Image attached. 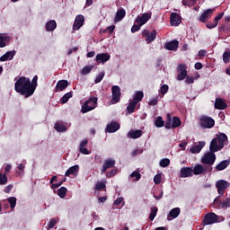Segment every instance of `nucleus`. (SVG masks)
I'll list each match as a JSON object with an SVG mask.
<instances>
[{
    "mask_svg": "<svg viewBox=\"0 0 230 230\" xmlns=\"http://www.w3.org/2000/svg\"><path fill=\"white\" fill-rule=\"evenodd\" d=\"M112 93V100L111 103H119L120 96H121V89L118 85H114L111 87Z\"/></svg>",
    "mask_w": 230,
    "mask_h": 230,
    "instance_id": "nucleus-8",
    "label": "nucleus"
},
{
    "mask_svg": "<svg viewBox=\"0 0 230 230\" xmlns=\"http://www.w3.org/2000/svg\"><path fill=\"white\" fill-rule=\"evenodd\" d=\"M157 103H159V100L157 99V97L152 98L148 102V105H150L151 107L157 105Z\"/></svg>",
    "mask_w": 230,
    "mask_h": 230,
    "instance_id": "nucleus-56",
    "label": "nucleus"
},
{
    "mask_svg": "<svg viewBox=\"0 0 230 230\" xmlns=\"http://www.w3.org/2000/svg\"><path fill=\"white\" fill-rule=\"evenodd\" d=\"M177 71L179 73L177 75V80L182 81L186 78V76H188V70H186V65H178Z\"/></svg>",
    "mask_w": 230,
    "mask_h": 230,
    "instance_id": "nucleus-11",
    "label": "nucleus"
},
{
    "mask_svg": "<svg viewBox=\"0 0 230 230\" xmlns=\"http://www.w3.org/2000/svg\"><path fill=\"white\" fill-rule=\"evenodd\" d=\"M160 166L162 168H166L168 166H170V159L168 158H163L161 161H160Z\"/></svg>",
    "mask_w": 230,
    "mask_h": 230,
    "instance_id": "nucleus-49",
    "label": "nucleus"
},
{
    "mask_svg": "<svg viewBox=\"0 0 230 230\" xmlns=\"http://www.w3.org/2000/svg\"><path fill=\"white\" fill-rule=\"evenodd\" d=\"M143 37L146 38V42L150 44V42H154L157 37V31L153 30L151 32L148 30H144L142 31Z\"/></svg>",
    "mask_w": 230,
    "mask_h": 230,
    "instance_id": "nucleus-10",
    "label": "nucleus"
},
{
    "mask_svg": "<svg viewBox=\"0 0 230 230\" xmlns=\"http://www.w3.org/2000/svg\"><path fill=\"white\" fill-rule=\"evenodd\" d=\"M200 125L202 128H213L215 127V119L211 117L203 116L200 118Z\"/></svg>",
    "mask_w": 230,
    "mask_h": 230,
    "instance_id": "nucleus-7",
    "label": "nucleus"
},
{
    "mask_svg": "<svg viewBox=\"0 0 230 230\" xmlns=\"http://www.w3.org/2000/svg\"><path fill=\"white\" fill-rule=\"evenodd\" d=\"M157 211H158L157 207H151V212L149 214V220L154 221V218H155V217H157Z\"/></svg>",
    "mask_w": 230,
    "mask_h": 230,
    "instance_id": "nucleus-38",
    "label": "nucleus"
},
{
    "mask_svg": "<svg viewBox=\"0 0 230 230\" xmlns=\"http://www.w3.org/2000/svg\"><path fill=\"white\" fill-rule=\"evenodd\" d=\"M87 143H89V141L87 139H84L80 142L79 145V152L81 154H84V155H89V154H91V152H89L85 146H87Z\"/></svg>",
    "mask_w": 230,
    "mask_h": 230,
    "instance_id": "nucleus-28",
    "label": "nucleus"
},
{
    "mask_svg": "<svg viewBox=\"0 0 230 230\" xmlns=\"http://www.w3.org/2000/svg\"><path fill=\"white\" fill-rule=\"evenodd\" d=\"M168 85L167 84H163L161 87H160V90H159V93L163 94V96H164V94H166V93H168Z\"/></svg>",
    "mask_w": 230,
    "mask_h": 230,
    "instance_id": "nucleus-54",
    "label": "nucleus"
},
{
    "mask_svg": "<svg viewBox=\"0 0 230 230\" xmlns=\"http://www.w3.org/2000/svg\"><path fill=\"white\" fill-rule=\"evenodd\" d=\"M226 218L222 216H218L214 212H210L205 215L202 225L203 226H211L213 224H218L224 222Z\"/></svg>",
    "mask_w": 230,
    "mask_h": 230,
    "instance_id": "nucleus-2",
    "label": "nucleus"
},
{
    "mask_svg": "<svg viewBox=\"0 0 230 230\" xmlns=\"http://www.w3.org/2000/svg\"><path fill=\"white\" fill-rule=\"evenodd\" d=\"M98 105V97H92L82 105L81 112L85 114L86 112H91V111H94V108Z\"/></svg>",
    "mask_w": 230,
    "mask_h": 230,
    "instance_id": "nucleus-3",
    "label": "nucleus"
},
{
    "mask_svg": "<svg viewBox=\"0 0 230 230\" xmlns=\"http://www.w3.org/2000/svg\"><path fill=\"white\" fill-rule=\"evenodd\" d=\"M141 30V26L138 25H133L131 28V33H136V31H139Z\"/></svg>",
    "mask_w": 230,
    "mask_h": 230,
    "instance_id": "nucleus-62",
    "label": "nucleus"
},
{
    "mask_svg": "<svg viewBox=\"0 0 230 230\" xmlns=\"http://www.w3.org/2000/svg\"><path fill=\"white\" fill-rule=\"evenodd\" d=\"M207 28L208 29V30H213V28H217V26H218V24L217 23V22H208V23H207Z\"/></svg>",
    "mask_w": 230,
    "mask_h": 230,
    "instance_id": "nucleus-61",
    "label": "nucleus"
},
{
    "mask_svg": "<svg viewBox=\"0 0 230 230\" xmlns=\"http://www.w3.org/2000/svg\"><path fill=\"white\" fill-rule=\"evenodd\" d=\"M14 91L24 96L30 98L33 94V89L31 88V81L28 77L21 76L16 80L14 84Z\"/></svg>",
    "mask_w": 230,
    "mask_h": 230,
    "instance_id": "nucleus-1",
    "label": "nucleus"
},
{
    "mask_svg": "<svg viewBox=\"0 0 230 230\" xmlns=\"http://www.w3.org/2000/svg\"><path fill=\"white\" fill-rule=\"evenodd\" d=\"M155 125L157 128H162V127H164V120H163V117L158 116L155 120Z\"/></svg>",
    "mask_w": 230,
    "mask_h": 230,
    "instance_id": "nucleus-37",
    "label": "nucleus"
},
{
    "mask_svg": "<svg viewBox=\"0 0 230 230\" xmlns=\"http://www.w3.org/2000/svg\"><path fill=\"white\" fill-rule=\"evenodd\" d=\"M229 61H230V52L226 51L223 54V62H225V64H229Z\"/></svg>",
    "mask_w": 230,
    "mask_h": 230,
    "instance_id": "nucleus-52",
    "label": "nucleus"
},
{
    "mask_svg": "<svg viewBox=\"0 0 230 230\" xmlns=\"http://www.w3.org/2000/svg\"><path fill=\"white\" fill-rule=\"evenodd\" d=\"M105 76V72H102L99 74L94 80V84H100L103 80V77Z\"/></svg>",
    "mask_w": 230,
    "mask_h": 230,
    "instance_id": "nucleus-53",
    "label": "nucleus"
},
{
    "mask_svg": "<svg viewBox=\"0 0 230 230\" xmlns=\"http://www.w3.org/2000/svg\"><path fill=\"white\" fill-rule=\"evenodd\" d=\"M165 49H168V51H175L179 48V40H172L165 44L164 46Z\"/></svg>",
    "mask_w": 230,
    "mask_h": 230,
    "instance_id": "nucleus-24",
    "label": "nucleus"
},
{
    "mask_svg": "<svg viewBox=\"0 0 230 230\" xmlns=\"http://www.w3.org/2000/svg\"><path fill=\"white\" fill-rule=\"evenodd\" d=\"M10 40H12V38L8 34L0 33V48H5Z\"/></svg>",
    "mask_w": 230,
    "mask_h": 230,
    "instance_id": "nucleus-25",
    "label": "nucleus"
},
{
    "mask_svg": "<svg viewBox=\"0 0 230 230\" xmlns=\"http://www.w3.org/2000/svg\"><path fill=\"white\" fill-rule=\"evenodd\" d=\"M154 182L155 184H161V173H158L154 177Z\"/></svg>",
    "mask_w": 230,
    "mask_h": 230,
    "instance_id": "nucleus-59",
    "label": "nucleus"
},
{
    "mask_svg": "<svg viewBox=\"0 0 230 230\" xmlns=\"http://www.w3.org/2000/svg\"><path fill=\"white\" fill-rule=\"evenodd\" d=\"M170 22H171V26H179V24L182 22V19L181 18V15H179V13H171V16H170Z\"/></svg>",
    "mask_w": 230,
    "mask_h": 230,
    "instance_id": "nucleus-13",
    "label": "nucleus"
},
{
    "mask_svg": "<svg viewBox=\"0 0 230 230\" xmlns=\"http://www.w3.org/2000/svg\"><path fill=\"white\" fill-rule=\"evenodd\" d=\"M181 119H179V117H173L172 118V128H177L179 127H181Z\"/></svg>",
    "mask_w": 230,
    "mask_h": 230,
    "instance_id": "nucleus-45",
    "label": "nucleus"
},
{
    "mask_svg": "<svg viewBox=\"0 0 230 230\" xmlns=\"http://www.w3.org/2000/svg\"><path fill=\"white\" fill-rule=\"evenodd\" d=\"M54 128L57 130V132H66L67 130V127L60 122H57Z\"/></svg>",
    "mask_w": 230,
    "mask_h": 230,
    "instance_id": "nucleus-35",
    "label": "nucleus"
},
{
    "mask_svg": "<svg viewBox=\"0 0 230 230\" xmlns=\"http://www.w3.org/2000/svg\"><path fill=\"white\" fill-rule=\"evenodd\" d=\"M7 202L10 204V208L13 209L15 206H17V198L16 197H10L7 199Z\"/></svg>",
    "mask_w": 230,
    "mask_h": 230,
    "instance_id": "nucleus-40",
    "label": "nucleus"
},
{
    "mask_svg": "<svg viewBox=\"0 0 230 230\" xmlns=\"http://www.w3.org/2000/svg\"><path fill=\"white\" fill-rule=\"evenodd\" d=\"M137 102L130 101L129 104L127 107L128 114H132L136 111Z\"/></svg>",
    "mask_w": 230,
    "mask_h": 230,
    "instance_id": "nucleus-36",
    "label": "nucleus"
},
{
    "mask_svg": "<svg viewBox=\"0 0 230 230\" xmlns=\"http://www.w3.org/2000/svg\"><path fill=\"white\" fill-rule=\"evenodd\" d=\"M143 98H145V93H143V91H137L133 94L132 102H134L135 103H139V102H141Z\"/></svg>",
    "mask_w": 230,
    "mask_h": 230,
    "instance_id": "nucleus-33",
    "label": "nucleus"
},
{
    "mask_svg": "<svg viewBox=\"0 0 230 230\" xmlns=\"http://www.w3.org/2000/svg\"><path fill=\"white\" fill-rule=\"evenodd\" d=\"M68 85H69V82H67V80H59L57 83L56 91L58 92L65 91V89H67Z\"/></svg>",
    "mask_w": 230,
    "mask_h": 230,
    "instance_id": "nucleus-27",
    "label": "nucleus"
},
{
    "mask_svg": "<svg viewBox=\"0 0 230 230\" xmlns=\"http://www.w3.org/2000/svg\"><path fill=\"white\" fill-rule=\"evenodd\" d=\"M213 172V167L211 165H203L200 164H196L192 169V173L194 175H206Z\"/></svg>",
    "mask_w": 230,
    "mask_h": 230,
    "instance_id": "nucleus-5",
    "label": "nucleus"
},
{
    "mask_svg": "<svg viewBox=\"0 0 230 230\" xmlns=\"http://www.w3.org/2000/svg\"><path fill=\"white\" fill-rule=\"evenodd\" d=\"M219 206L222 208V209H227V208H230V198L225 199Z\"/></svg>",
    "mask_w": 230,
    "mask_h": 230,
    "instance_id": "nucleus-43",
    "label": "nucleus"
},
{
    "mask_svg": "<svg viewBox=\"0 0 230 230\" xmlns=\"http://www.w3.org/2000/svg\"><path fill=\"white\" fill-rule=\"evenodd\" d=\"M71 98H73V92L66 93L61 98V102L62 103H67Z\"/></svg>",
    "mask_w": 230,
    "mask_h": 230,
    "instance_id": "nucleus-39",
    "label": "nucleus"
},
{
    "mask_svg": "<svg viewBox=\"0 0 230 230\" xmlns=\"http://www.w3.org/2000/svg\"><path fill=\"white\" fill-rule=\"evenodd\" d=\"M165 128H172V115L170 113H167V120L164 125Z\"/></svg>",
    "mask_w": 230,
    "mask_h": 230,
    "instance_id": "nucleus-44",
    "label": "nucleus"
},
{
    "mask_svg": "<svg viewBox=\"0 0 230 230\" xmlns=\"http://www.w3.org/2000/svg\"><path fill=\"white\" fill-rule=\"evenodd\" d=\"M118 130H119V123L112 121L107 125L106 132H109V134L118 132Z\"/></svg>",
    "mask_w": 230,
    "mask_h": 230,
    "instance_id": "nucleus-20",
    "label": "nucleus"
},
{
    "mask_svg": "<svg viewBox=\"0 0 230 230\" xmlns=\"http://www.w3.org/2000/svg\"><path fill=\"white\" fill-rule=\"evenodd\" d=\"M114 206H120V208H123L125 206V199L123 197H119L114 202Z\"/></svg>",
    "mask_w": 230,
    "mask_h": 230,
    "instance_id": "nucleus-46",
    "label": "nucleus"
},
{
    "mask_svg": "<svg viewBox=\"0 0 230 230\" xmlns=\"http://www.w3.org/2000/svg\"><path fill=\"white\" fill-rule=\"evenodd\" d=\"M84 21H85V17H84V15L82 14L77 15L73 24V30L75 31H77V30H80V28L84 26Z\"/></svg>",
    "mask_w": 230,
    "mask_h": 230,
    "instance_id": "nucleus-12",
    "label": "nucleus"
},
{
    "mask_svg": "<svg viewBox=\"0 0 230 230\" xmlns=\"http://www.w3.org/2000/svg\"><path fill=\"white\" fill-rule=\"evenodd\" d=\"M181 3L183 6H195L197 4L196 0H182Z\"/></svg>",
    "mask_w": 230,
    "mask_h": 230,
    "instance_id": "nucleus-48",
    "label": "nucleus"
},
{
    "mask_svg": "<svg viewBox=\"0 0 230 230\" xmlns=\"http://www.w3.org/2000/svg\"><path fill=\"white\" fill-rule=\"evenodd\" d=\"M94 68V66H86L84 67H83V69L81 70V75H89V73H91V71H93V69Z\"/></svg>",
    "mask_w": 230,
    "mask_h": 230,
    "instance_id": "nucleus-42",
    "label": "nucleus"
},
{
    "mask_svg": "<svg viewBox=\"0 0 230 230\" xmlns=\"http://www.w3.org/2000/svg\"><path fill=\"white\" fill-rule=\"evenodd\" d=\"M142 136H143V130H141V129H137V130L131 129L128 133V137L130 139H137V138L141 137Z\"/></svg>",
    "mask_w": 230,
    "mask_h": 230,
    "instance_id": "nucleus-26",
    "label": "nucleus"
},
{
    "mask_svg": "<svg viewBox=\"0 0 230 230\" xmlns=\"http://www.w3.org/2000/svg\"><path fill=\"white\" fill-rule=\"evenodd\" d=\"M58 197H60V199H64L66 195H67V188L61 187L60 189H58Z\"/></svg>",
    "mask_w": 230,
    "mask_h": 230,
    "instance_id": "nucleus-41",
    "label": "nucleus"
},
{
    "mask_svg": "<svg viewBox=\"0 0 230 230\" xmlns=\"http://www.w3.org/2000/svg\"><path fill=\"white\" fill-rule=\"evenodd\" d=\"M80 172V166L78 164L73 165L67 169L65 172L66 177H69V175H76Z\"/></svg>",
    "mask_w": 230,
    "mask_h": 230,
    "instance_id": "nucleus-30",
    "label": "nucleus"
},
{
    "mask_svg": "<svg viewBox=\"0 0 230 230\" xmlns=\"http://www.w3.org/2000/svg\"><path fill=\"white\" fill-rule=\"evenodd\" d=\"M58 221L57 220V218H51L49 222V229H53V227H55L56 224L58 223Z\"/></svg>",
    "mask_w": 230,
    "mask_h": 230,
    "instance_id": "nucleus-55",
    "label": "nucleus"
},
{
    "mask_svg": "<svg viewBox=\"0 0 230 230\" xmlns=\"http://www.w3.org/2000/svg\"><path fill=\"white\" fill-rule=\"evenodd\" d=\"M15 50L7 51L2 57H0V62H6V60H13V57H15Z\"/></svg>",
    "mask_w": 230,
    "mask_h": 230,
    "instance_id": "nucleus-29",
    "label": "nucleus"
},
{
    "mask_svg": "<svg viewBox=\"0 0 230 230\" xmlns=\"http://www.w3.org/2000/svg\"><path fill=\"white\" fill-rule=\"evenodd\" d=\"M131 179H133V181H139V179H141V173H139V172L137 171H134L131 174H130Z\"/></svg>",
    "mask_w": 230,
    "mask_h": 230,
    "instance_id": "nucleus-51",
    "label": "nucleus"
},
{
    "mask_svg": "<svg viewBox=\"0 0 230 230\" xmlns=\"http://www.w3.org/2000/svg\"><path fill=\"white\" fill-rule=\"evenodd\" d=\"M215 139H217V143L220 148H224V146H226V144L227 143V135L221 133L219 135H217V137Z\"/></svg>",
    "mask_w": 230,
    "mask_h": 230,
    "instance_id": "nucleus-22",
    "label": "nucleus"
},
{
    "mask_svg": "<svg viewBox=\"0 0 230 230\" xmlns=\"http://www.w3.org/2000/svg\"><path fill=\"white\" fill-rule=\"evenodd\" d=\"M125 15H127V12H125V9H119L115 15L114 22H119L120 21H123Z\"/></svg>",
    "mask_w": 230,
    "mask_h": 230,
    "instance_id": "nucleus-31",
    "label": "nucleus"
},
{
    "mask_svg": "<svg viewBox=\"0 0 230 230\" xmlns=\"http://www.w3.org/2000/svg\"><path fill=\"white\" fill-rule=\"evenodd\" d=\"M39 80V76L38 75H34L33 78H32V81L31 83V87L33 91V93H35V89H37V82Z\"/></svg>",
    "mask_w": 230,
    "mask_h": 230,
    "instance_id": "nucleus-47",
    "label": "nucleus"
},
{
    "mask_svg": "<svg viewBox=\"0 0 230 230\" xmlns=\"http://www.w3.org/2000/svg\"><path fill=\"white\" fill-rule=\"evenodd\" d=\"M8 178L6 177V174H3L0 172V185L4 186V184H7Z\"/></svg>",
    "mask_w": 230,
    "mask_h": 230,
    "instance_id": "nucleus-50",
    "label": "nucleus"
},
{
    "mask_svg": "<svg viewBox=\"0 0 230 230\" xmlns=\"http://www.w3.org/2000/svg\"><path fill=\"white\" fill-rule=\"evenodd\" d=\"M229 164H230L229 160H224V161L220 162L219 164H217L215 168L217 172H222V171L226 170V168H227V166H229Z\"/></svg>",
    "mask_w": 230,
    "mask_h": 230,
    "instance_id": "nucleus-32",
    "label": "nucleus"
},
{
    "mask_svg": "<svg viewBox=\"0 0 230 230\" xmlns=\"http://www.w3.org/2000/svg\"><path fill=\"white\" fill-rule=\"evenodd\" d=\"M105 182L103 181H99L97 184H96V190H105Z\"/></svg>",
    "mask_w": 230,
    "mask_h": 230,
    "instance_id": "nucleus-60",
    "label": "nucleus"
},
{
    "mask_svg": "<svg viewBox=\"0 0 230 230\" xmlns=\"http://www.w3.org/2000/svg\"><path fill=\"white\" fill-rule=\"evenodd\" d=\"M200 161L205 166H211L213 168V164L217 161V155L213 151H208L202 155Z\"/></svg>",
    "mask_w": 230,
    "mask_h": 230,
    "instance_id": "nucleus-4",
    "label": "nucleus"
},
{
    "mask_svg": "<svg viewBox=\"0 0 230 230\" xmlns=\"http://www.w3.org/2000/svg\"><path fill=\"white\" fill-rule=\"evenodd\" d=\"M95 60L97 62H101V64H105V62H109V60H111V55L109 53L97 54Z\"/></svg>",
    "mask_w": 230,
    "mask_h": 230,
    "instance_id": "nucleus-19",
    "label": "nucleus"
},
{
    "mask_svg": "<svg viewBox=\"0 0 230 230\" xmlns=\"http://www.w3.org/2000/svg\"><path fill=\"white\" fill-rule=\"evenodd\" d=\"M206 146V141H199V145L195 144L190 147V153L191 154H200L202 152V149Z\"/></svg>",
    "mask_w": 230,
    "mask_h": 230,
    "instance_id": "nucleus-14",
    "label": "nucleus"
},
{
    "mask_svg": "<svg viewBox=\"0 0 230 230\" xmlns=\"http://www.w3.org/2000/svg\"><path fill=\"white\" fill-rule=\"evenodd\" d=\"M54 30H57V22L55 20H50L46 23V31H54Z\"/></svg>",
    "mask_w": 230,
    "mask_h": 230,
    "instance_id": "nucleus-34",
    "label": "nucleus"
},
{
    "mask_svg": "<svg viewBox=\"0 0 230 230\" xmlns=\"http://www.w3.org/2000/svg\"><path fill=\"white\" fill-rule=\"evenodd\" d=\"M116 173H118V169H112L111 172H106V176L109 178L114 177V175H116Z\"/></svg>",
    "mask_w": 230,
    "mask_h": 230,
    "instance_id": "nucleus-58",
    "label": "nucleus"
},
{
    "mask_svg": "<svg viewBox=\"0 0 230 230\" xmlns=\"http://www.w3.org/2000/svg\"><path fill=\"white\" fill-rule=\"evenodd\" d=\"M181 215V208H174L170 210L169 214L167 215V220L169 222H172V220H175L177 217Z\"/></svg>",
    "mask_w": 230,
    "mask_h": 230,
    "instance_id": "nucleus-16",
    "label": "nucleus"
},
{
    "mask_svg": "<svg viewBox=\"0 0 230 230\" xmlns=\"http://www.w3.org/2000/svg\"><path fill=\"white\" fill-rule=\"evenodd\" d=\"M214 107L217 111H224V110L227 109V103H226V100H224L222 98H217Z\"/></svg>",
    "mask_w": 230,
    "mask_h": 230,
    "instance_id": "nucleus-15",
    "label": "nucleus"
},
{
    "mask_svg": "<svg viewBox=\"0 0 230 230\" xmlns=\"http://www.w3.org/2000/svg\"><path fill=\"white\" fill-rule=\"evenodd\" d=\"M213 12H215V9H208L204 11L199 18V22H206V21L213 15Z\"/></svg>",
    "mask_w": 230,
    "mask_h": 230,
    "instance_id": "nucleus-17",
    "label": "nucleus"
},
{
    "mask_svg": "<svg viewBox=\"0 0 230 230\" xmlns=\"http://www.w3.org/2000/svg\"><path fill=\"white\" fill-rule=\"evenodd\" d=\"M195 82V78L193 76H188L185 80V84H190Z\"/></svg>",
    "mask_w": 230,
    "mask_h": 230,
    "instance_id": "nucleus-63",
    "label": "nucleus"
},
{
    "mask_svg": "<svg viewBox=\"0 0 230 230\" xmlns=\"http://www.w3.org/2000/svg\"><path fill=\"white\" fill-rule=\"evenodd\" d=\"M224 17V13H220L217 16L215 17L214 22L218 24V21Z\"/></svg>",
    "mask_w": 230,
    "mask_h": 230,
    "instance_id": "nucleus-64",
    "label": "nucleus"
},
{
    "mask_svg": "<svg viewBox=\"0 0 230 230\" xmlns=\"http://www.w3.org/2000/svg\"><path fill=\"white\" fill-rule=\"evenodd\" d=\"M150 19H152V13H145L142 15L137 16L135 20V22H137V24H138L139 26H144V24H146V22H148Z\"/></svg>",
    "mask_w": 230,
    "mask_h": 230,
    "instance_id": "nucleus-9",
    "label": "nucleus"
},
{
    "mask_svg": "<svg viewBox=\"0 0 230 230\" xmlns=\"http://www.w3.org/2000/svg\"><path fill=\"white\" fill-rule=\"evenodd\" d=\"M143 152V148L135 149L132 151L131 155L132 157H136V155H141Z\"/></svg>",
    "mask_w": 230,
    "mask_h": 230,
    "instance_id": "nucleus-57",
    "label": "nucleus"
},
{
    "mask_svg": "<svg viewBox=\"0 0 230 230\" xmlns=\"http://www.w3.org/2000/svg\"><path fill=\"white\" fill-rule=\"evenodd\" d=\"M116 164V160L112 158H109L104 161L102 168V173H105L109 168H112Z\"/></svg>",
    "mask_w": 230,
    "mask_h": 230,
    "instance_id": "nucleus-18",
    "label": "nucleus"
},
{
    "mask_svg": "<svg viewBox=\"0 0 230 230\" xmlns=\"http://www.w3.org/2000/svg\"><path fill=\"white\" fill-rule=\"evenodd\" d=\"M219 150H222V147L218 144V139L213 138L209 145V151L215 154L216 152H219Z\"/></svg>",
    "mask_w": 230,
    "mask_h": 230,
    "instance_id": "nucleus-23",
    "label": "nucleus"
},
{
    "mask_svg": "<svg viewBox=\"0 0 230 230\" xmlns=\"http://www.w3.org/2000/svg\"><path fill=\"white\" fill-rule=\"evenodd\" d=\"M230 182L226 180H218L216 181V188L219 197H224V191L229 188Z\"/></svg>",
    "mask_w": 230,
    "mask_h": 230,
    "instance_id": "nucleus-6",
    "label": "nucleus"
},
{
    "mask_svg": "<svg viewBox=\"0 0 230 230\" xmlns=\"http://www.w3.org/2000/svg\"><path fill=\"white\" fill-rule=\"evenodd\" d=\"M193 175V168L191 167H182L180 170V176L183 179L186 177H191Z\"/></svg>",
    "mask_w": 230,
    "mask_h": 230,
    "instance_id": "nucleus-21",
    "label": "nucleus"
}]
</instances>
